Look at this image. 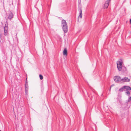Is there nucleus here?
Masks as SVG:
<instances>
[{
	"instance_id": "19",
	"label": "nucleus",
	"mask_w": 131,
	"mask_h": 131,
	"mask_svg": "<svg viewBox=\"0 0 131 131\" xmlns=\"http://www.w3.org/2000/svg\"><path fill=\"white\" fill-rule=\"evenodd\" d=\"M0 35V36H1V35Z\"/></svg>"
},
{
	"instance_id": "14",
	"label": "nucleus",
	"mask_w": 131,
	"mask_h": 131,
	"mask_svg": "<svg viewBox=\"0 0 131 131\" xmlns=\"http://www.w3.org/2000/svg\"><path fill=\"white\" fill-rule=\"evenodd\" d=\"M131 101V97H129L127 101V102H129Z\"/></svg>"
},
{
	"instance_id": "16",
	"label": "nucleus",
	"mask_w": 131,
	"mask_h": 131,
	"mask_svg": "<svg viewBox=\"0 0 131 131\" xmlns=\"http://www.w3.org/2000/svg\"><path fill=\"white\" fill-rule=\"evenodd\" d=\"M25 87H28V84L26 83V82L25 84Z\"/></svg>"
},
{
	"instance_id": "8",
	"label": "nucleus",
	"mask_w": 131,
	"mask_h": 131,
	"mask_svg": "<svg viewBox=\"0 0 131 131\" xmlns=\"http://www.w3.org/2000/svg\"><path fill=\"white\" fill-rule=\"evenodd\" d=\"M13 15L12 13H10L8 16V18L10 19L13 18Z\"/></svg>"
},
{
	"instance_id": "17",
	"label": "nucleus",
	"mask_w": 131,
	"mask_h": 131,
	"mask_svg": "<svg viewBox=\"0 0 131 131\" xmlns=\"http://www.w3.org/2000/svg\"><path fill=\"white\" fill-rule=\"evenodd\" d=\"M25 92L26 95L28 93V91L25 90Z\"/></svg>"
},
{
	"instance_id": "20",
	"label": "nucleus",
	"mask_w": 131,
	"mask_h": 131,
	"mask_svg": "<svg viewBox=\"0 0 131 131\" xmlns=\"http://www.w3.org/2000/svg\"><path fill=\"white\" fill-rule=\"evenodd\" d=\"M0 131H1V130H0Z\"/></svg>"
},
{
	"instance_id": "18",
	"label": "nucleus",
	"mask_w": 131,
	"mask_h": 131,
	"mask_svg": "<svg viewBox=\"0 0 131 131\" xmlns=\"http://www.w3.org/2000/svg\"><path fill=\"white\" fill-rule=\"evenodd\" d=\"M130 24H131V19H130Z\"/></svg>"
},
{
	"instance_id": "3",
	"label": "nucleus",
	"mask_w": 131,
	"mask_h": 131,
	"mask_svg": "<svg viewBox=\"0 0 131 131\" xmlns=\"http://www.w3.org/2000/svg\"><path fill=\"white\" fill-rule=\"evenodd\" d=\"M114 81L117 83H121L122 79L119 76H116L114 77Z\"/></svg>"
},
{
	"instance_id": "1",
	"label": "nucleus",
	"mask_w": 131,
	"mask_h": 131,
	"mask_svg": "<svg viewBox=\"0 0 131 131\" xmlns=\"http://www.w3.org/2000/svg\"><path fill=\"white\" fill-rule=\"evenodd\" d=\"M61 25L63 31L65 33L67 32L68 31L67 24L65 20L64 19L62 20Z\"/></svg>"
},
{
	"instance_id": "13",
	"label": "nucleus",
	"mask_w": 131,
	"mask_h": 131,
	"mask_svg": "<svg viewBox=\"0 0 131 131\" xmlns=\"http://www.w3.org/2000/svg\"><path fill=\"white\" fill-rule=\"evenodd\" d=\"M39 78L40 80H41L43 79V77L42 75L41 74L39 75Z\"/></svg>"
},
{
	"instance_id": "11",
	"label": "nucleus",
	"mask_w": 131,
	"mask_h": 131,
	"mask_svg": "<svg viewBox=\"0 0 131 131\" xmlns=\"http://www.w3.org/2000/svg\"><path fill=\"white\" fill-rule=\"evenodd\" d=\"M125 89V88L124 87V86H123V87L121 88L119 90L120 92H122Z\"/></svg>"
},
{
	"instance_id": "9",
	"label": "nucleus",
	"mask_w": 131,
	"mask_h": 131,
	"mask_svg": "<svg viewBox=\"0 0 131 131\" xmlns=\"http://www.w3.org/2000/svg\"><path fill=\"white\" fill-rule=\"evenodd\" d=\"M125 89L126 90V91H130L131 90V88L129 86H124Z\"/></svg>"
},
{
	"instance_id": "6",
	"label": "nucleus",
	"mask_w": 131,
	"mask_h": 131,
	"mask_svg": "<svg viewBox=\"0 0 131 131\" xmlns=\"http://www.w3.org/2000/svg\"><path fill=\"white\" fill-rule=\"evenodd\" d=\"M130 81V79L127 77H125L124 78L122 79L121 83L123 82H129Z\"/></svg>"
},
{
	"instance_id": "4",
	"label": "nucleus",
	"mask_w": 131,
	"mask_h": 131,
	"mask_svg": "<svg viewBox=\"0 0 131 131\" xmlns=\"http://www.w3.org/2000/svg\"><path fill=\"white\" fill-rule=\"evenodd\" d=\"M8 28L7 26H6V25L5 24V27H4V35L5 36H7L8 35Z\"/></svg>"
},
{
	"instance_id": "2",
	"label": "nucleus",
	"mask_w": 131,
	"mask_h": 131,
	"mask_svg": "<svg viewBox=\"0 0 131 131\" xmlns=\"http://www.w3.org/2000/svg\"><path fill=\"white\" fill-rule=\"evenodd\" d=\"M122 63L121 61H119L117 62V68L119 71H121L122 70L123 66Z\"/></svg>"
},
{
	"instance_id": "7",
	"label": "nucleus",
	"mask_w": 131,
	"mask_h": 131,
	"mask_svg": "<svg viewBox=\"0 0 131 131\" xmlns=\"http://www.w3.org/2000/svg\"><path fill=\"white\" fill-rule=\"evenodd\" d=\"M67 51L66 48H65L63 52V55L64 56H67Z\"/></svg>"
},
{
	"instance_id": "5",
	"label": "nucleus",
	"mask_w": 131,
	"mask_h": 131,
	"mask_svg": "<svg viewBox=\"0 0 131 131\" xmlns=\"http://www.w3.org/2000/svg\"><path fill=\"white\" fill-rule=\"evenodd\" d=\"M111 1V0H107V1L105 2L104 6V9L107 8L108 6L109 3Z\"/></svg>"
},
{
	"instance_id": "10",
	"label": "nucleus",
	"mask_w": 131,
	"mask_h": 131,
	"mask_svg": "<svg viewBox=\"0 0 131 131\" xmlns=\"http://www.w3.org/2000/svg\"><path fill=\"white\" fill-rule=\"evenodd\" d=\"M80 12L79 14V15L78 17V18H81L82 17V9H81V8L80 9Z\"/></svg>"
},
{
	"instance_id": "12",
	"label": "nucleus",
	"mask_w": 131,
	"mask_h": 131,
	"mask_svg": "<svg viewBox=\"0 0 131 131\" xmlns=\"http://www.w3.org/2000/svg\"><path fill=\"white\" fill-rule=\"evenodd\" d=\"M126 93L127 94V95L129 96L130 94V92L128 91H126Z\"/></svg>"
},
{
	"instance_id": "15",
	"label": "nucleus",
	"mask_w": 131,
	"mask_h": 131,
	"mask_svg": "<svg viewBox=\"0 0 131 131\" xmlns=\"http://www.w3.org/2000/svg\"><path fill=\"white\" fill-rule=\"evenodd\" d=\"M28 87H25V90L28 91Z\"/></svg>"
}]
</instances>
